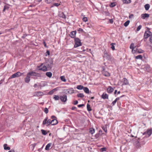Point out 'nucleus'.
<instances>
[{
  "label": "nucleus",
  "mask_w": 152,
  "mask_h": 152,
  "mask_svg": "<svg viewBox=\"0 0 152 152\" xmlns=\"http://www.w3.org/2000/svg\"><path fill=\"white\" fill-rule=\"evenodd\" d=\"M135 58L137 59H142V56L141 55H139L136 56Z\"/></svg>",
  "instance_id": "a878e982"
},
{
  "label": "nucleus",
  "mask_w": 152,
  "mask_h": 152,
  "mask_svg": "<svg viewBox=\"0 0 152 152\" xmlns=\"http://www.w3.org/2000/svg\"><path fill=\"white\" fill-rule=\"evenodd\" d=\"M27 74L30 77L31 76H36V73L34 72H28Z\"/></svg>",
  "instance_id": "4468645a"
},
{
  "label": "nucleus",
  "mask_w": 152,
  "mask_h": 152,
  "mask_svg": "<svg viewBox=\"0 0 152 152\" xmlns=\"http://www.w3.org/2000/svg\"><path fill=\"white\" fill-rule=\"evenodd\" d=\"M83 21L86 22L88 21V19L87 17H84L83 19Z\"/></svg>",
  "instance_id": "de8ad7c7"
},
{
  "label": "nucleus",
  "mask_w": 152,
  "mask_h": 152,
  "mask_svg": "<svg viewBox=\"0 0 152 152\" xmlns=\"http://www.w3.org/2000/svg\"><path fill=\"white\" fill-rule=\"evenodd\" d=\"M76 32V31H72L70 34V36L72 38H74L75 36Z\"/></svg>",
  "instance_id": "1a4fd4ad"
},
{
  "label": "nucleus",
  "mask_w": 152,
  "mask_h": 152,
  "mask_svg": "<svg viewBox=\"0 0 152 152\" xmlns=\"http://www.w3.org/2000/svg\"><path fill=\"white\" fill-rule=\"evenodd\" d=\"M110 22V23H112L113 21L112 19H110L109 20Z\"/></svg>",
  "instance_id": "052dcab7"
},
{
  "label": "nucleus",
  "mask_w": 152,
  "mask_h": 152,
  "mask_svg": "<svg viewBox=\"0 0 152 152\" xmlns=\"http://www.w3.org/2000/svg\"><path fill=\"white\" fill-rule=\"evenodd\" d=\"M143 52H144L143 50L141 49H138V50L137 49V52L139 53H143Z\"/></svg>",
  "instance_id": "ea45409f"
},
{
  "label": "nucleus",
  "mask_w": 152,
  "mask_h": 152,
  "mask_svg": "<svg viewBox=\"0 0 152 152\" xmlns=\"http://www.w3.org/2000/svg\"><path fill=\"white\" fill-rule=\"evenodd\" d=\"M37 69L39 70H41L44 72L48 71V68L45 64L42 63L40 66H37Z\"/></svg>",
  "instance_id": "f257e3e1"
},
{
  "label": "nucleus",
  "mask_w": 152,
  "mask_h": 152,
  "mask_svg": "<svg viewBox=\"0 0 152 152\" xmlns=\"http://www.w3.org/2000/svg\"><path fill=\"white\" fill-rule=\"evenodd\" d=\"M152 133V130H149L147 131V132H145L143 134H147L148 136H150Z\"/></svg>",
  "instance_id": "dca6fc26"
},
{
  "label": "nucleus",
  "mask_w": 152,
  "mask_h": 152,
  "mask_svg": "<svg viewBox=\"0 0 152 152\" xmlns=\"http://www.w3.org/2000/svg\"><path fill=\"white\" fill-rule=\"evenodd\" d=\"M102 128L104 130V131L105 132H107V129L106 127H102Z\"/></svg>",
  "instance_id": "49530a36"
},
{
  "label": "nucleus",
  "mask_w": 152,
  "mask_h": 152,
  "mask_svg": "<svg viewBox=\"0 0 152 152\" xmlns=\"http://www.w3.org/2000/svg\"><path fill=\"white\" fill-rule=\"evenodd\" d=\"M152 35V33L149 30L146 31L144 35V39H147L148 37Z\"/></svg>",
  "instance_id": "39448f33"
},
{
  "label": "nucleus",
  "mask_w": 152,
  "mask_h": 152,
  "mask_svg": "<svg viewBox=\"0 0 152 152\" xmlns=\"http://www.w3.org/2000/svg\"><path fill=\"white\" fill-rule=\"evenodd\" d=\"M22 74L20 72H18L13 74L11 77L9 78V79L20 76Z\"/></svg>",
  "instance_id": "423d86ee"
},
{
  "label": "nucleus",
  "mask_w": 152,
  "mask_h": 152,
  "mask_svg": "<svg viewBox=\"0 0 152 152\" xmlns=\"http://www.w3.org/2000/svg\"><path fill=\"white\" fill-rule=\"evenodd\" d=\"M144 7L145 10H148L150 8V5L148 4H147L145 5Z\"/></svg>",
  "instance_id": "393cba45"
},
{
  "label": "nucleus",
  "mask_w": 152,
  "mask_h": 152,
  "mask_svg": "<svg viewBox=\"0 0 152 152\" xmlns=\"http://www.w3.org/2000/svg\"><path fill=\"white\" fill-rule=\"evenodd\" d=\"M124 4H129L131 3V0H122Z\"/></svg>",
  "instance_id": "6ab92c4d"
},
{
  "label": "nucleus",
  "mask_w": 152,
  "mask_h": 152,
  "mask_svg": "<svg viewBox=\"0 0 152 152\" xmlns=\"http://www.w3.org/2000/svg\"><path fill=\"white\" fill-rule=\"evenodd\" d=\"M47 68L51 69L53 66V61L52 60H49L45 63Z\"/></svg>",
  "instance_id": "20e7f679"
},
{
  "label": "nucleus",
  "mask_w": 152,
  "mask_h": 152,
  "mask_svg": "<svg viewBox=\"0 0 152 152\" xmlns=\"http://www.w3.org/2000/svg\"><path fill=\"white\" fill-rule=\"evenodd\" d=\"M52 125H53L56 124L58 123V121L56 119H54L51 121Z\"/></svg>",
  "instance_id": "f3484780"
},
{
  "label": "nucleus",
  "mask_w": 152,
  "mask_h": 152,
  "mask_svg": "<svg viewBox=\"0 0 152 152\" xmlns=\"http://www.w3.org/2000/svg\"><path fill=\"white\" fill-rule=\"evenodd\" d=\"M141 16L142 19H145L146 18H148L149 16V15L148 14L145 13L141 14Z\"/></svg>",
  "instance_id": "6e6552de"
},
{
  "label": "nucleus",
  "mask_w": 152,
  "mask_h": 152,
  "mask_svg": "<svg viewBox=\"0 0 152 152\" xmlns=\"http://www.w3.org/2000/svg\"><path fill=\"white\" fill-rule=\"evenodd\" d=\"M54 0H46L45 2L48 4L50 3L52 1H53Z\"/></svg>",
  "instance_id": "a19ab883"
},
{
  "label": "nucleus",
  "mask_w": 152,
  "mask_h": 152,
  "mask_svg": "<svg viewBox=\"0 0 152 152\" xmlns=\"http://www.w3.org/2000/svg\"><path fill=\"white\" fill-rule=\"evenodd\" d=\"M9 7L6 5H5L4 7L3 11H4L5 10L8 9Z\"/></svg>",
  "instance_id": "09e8293b"
},
{
  "label": "nucleus",
  "mask_w": 152,
  "mask_h": 152,
  "mask_svg": "<svg viewBox=\"0 0 152 152\" xmlns=\"http://www.w3.org/2000/svg\"><path fill=\"white\" fill-rule=\"evenodd\" d=\"M59 5H60V4L58 3H55L53 4V5L54 6H56V7L58 6Z\"/></svg>",
  "instance_id": "3c124183"
},
{
  "label": "nucleus",
  "mask_w": 152,
  "mask_h": 152,
  "mask_svg": "<svg viewBox=\"0 0 152 152\" xmlns=\"http://www.w3.org/2000/svg\"><path fill=\"white\" fill-rule=\"evenodd\" d=\"M77 96L78 97L83 98L84 96L83 94L82 93L78 94L77 95Z\"/></svg>",
  "instance_id": "7c9ffc66"
},
{
  "label": "nucleus",
  "mask_w": 152,
  "mask_h": 152,
  "mask_svg": "<svg viewBox=\"0 0 152 152\" xmlns=\"http://www.w3.org/2000/svg\"><path fill=\"white\" fill-rule=\"evenodd\" d=\"M78 31H80L81 32H83V30L82 28H80L78 29Z\"/></svg>",
  "instance_id": "13d9d810"
},
{
  "label": "nucleus",
  "mask_w": 152,
  "mask_h": 152,
  "mask_svg": "<svg viewBox=\"0 0 152 152\" xmlns=\"http://www.w3.org/2000/svg\"><path fill=\"white\" fill-rule=\"evenodd\" d=\"M116 102H117V101L115 100L114 101H113L111 104L112 105V106H113L114 105H115V104Z\"/></svg>",
  "instance_id": "a18cd8bd"
},
{
  "label": "nucleus",
  "mask_w": 152,
  "mask_h": 152,
  "mask_svg": "<svg viewBox=\"0 0 152 152\" xmlns=\"http://www.w3.org/2000/svg\"><path fill=\"white\" fill-rule=\"evenodd\" d=\"M7 144H4V149L5 150H9L10 149V148L9 147L7 146Z\"/></svg>",
  "instance_id": "c85d7f7f"
},
{
  "label": "nucleus",
  "mask_w": 152,
  "mask_h": 152,
  "mask_svg": "<svg viewBox=\"0 0 152 152\" xmlns=\"http://www.w3.org/2000/svg\"><path fill=\"white\" fill-rule=\"evenodd\" d=\"M133 17V14H131L130 15H129V18H132Z\"/></svg>",
  "instance_id": "4d7b16f0"
},
{
  "label": "nucleus",
  "mask_w": 152,
  "mask_h": 152,
  "mask_svg": "<svg viewBox=\"0 0 152 152\" xmlns=\"http://www.w3.org/2000/svg\"><path fill=\"white\" fill-rule=\"evenodd\" d=\"M115 43H111L110 44V45L111 46V48L113 50H115Z\"/></svg>",
  "instance_id": "b1692460"
},
{
  "label": "nucleus",
  "mask_w": 152,
  "mask_h": 152,
  "mask_svg": "<svg viewBox=\"0 0 152 152\" xmlns=\"http://www.w3.org/2000/svg\"><path fill=\"white\" fill-rule=\"evenodd\" d=\"M74 93V90L73 88H70L67 90V94H72Z\"/></svg>",
  "instance_id": "9d476101"
},
{
  "label": "nucleus",
  "mask_w": 152,
  "mask_h": 152,
  "mask_svg": "<svg viewBox=\"0 0 152 152\" xmlns=\"http://www.w3.org/2000/svg\"><path fill=\"white\" fill-rule=\"evenodd\" d=\"M37 86V84H34V87L35 88H36Z\"/></svg>",
  "instance_id": "69168bd1"
},
{
  "label": "nucleus",
  "mask_w": 152,
  "mask_h": 152,
  "mask_svg": "<svg viewBox=\"0 0 152 152\" xmlns=\"http://www.w3.org/2000/svg\"><path fill=\"white\" fill-rule=\"evenodd\" d=\"M83 106H84V104H79L77 105V106L78 107H80Z\"/></svg>",
  "instance_id": "6e6d98bb"
},
{
  "label": "nucleus",
  "mask_w": 152,
  "mask_h": 152,
  "mask_svg": "<svg viewBox=\"0 0 152 152\" xmlns=\"http://www.w3.org/2000/svg\"><path fill=\"white\" fill-rule=\"evenodd\" d=\"M149 41L151 43H152V35L149 37Z\"/></svg>",
  "instance_id": "8fccbe9b"
},
{
  "label": "nucleus",
  "mask_w": 152,
  "mask_h": 152,
  "mask_svg": "<svg viewBox=\"0 0 152 152\" xmlns=\"http://www.w3.org/2000/svg\"><path fill=\"white\" fill-rule=\"evenodd\" d=\"M130 48L132 49H134V43H132L131 44L130 46Z\"/></svg>",
  "instance_id": "4c0bfd02"
},
{
  "label": "nucleus",
  "mask_w": 152,
  "mask_h": 152,
  "mask_svg": "<svg viewBox=\"0 0 152 152\" xmlns=\"http://www.w3.org/2000/svg\"><path fill=\"white\" fill-rule=\"evenodd\" d=\"M60 99L63 102H65L67 100V96L66 95H63L60 96Z\"/></svg>",
  "instance_id": "0eeeda50"
},
{
  "label": "nucleus",
  "mask_w": 152,
  "mask_h": 152,
  "mask_svg": "<svg viewBox=\"0 0 152 152\" xmlns=\"http://www.w3.org/2000/svg\"><path fill=\"white\" fill-rule=\"evenodd\" d=\"M113 90L114 89L110 86H109L107 89V92L108 93H111Z\"/></svg>",
  "instance_id": "9b49d317"
},
{
  "label": "nucleus",
  "mask_w": 152,
  "mask_h": 152,
  "mask_svg": "<svg viewBox=\"0 0 152 152\" xmlns=\"http://www.w3.org/2000/svg\"><path fill=\"white\" fill-rule=\"evenodd\" d=\"M61 80L64 82H65L66 81V80L64 76H61L60 77Z\"/></svg>",
  "instance_id": "473e14b6"
},
{
  "label": "nucleus",
  "mask_w": 152,
  "mask_h": 152,
  "mask_svg": "<svg viewBox=\"0 0 152 152\" xmlns=\"http://www.w3.org/2000/svg\"><path fill=\"white\" fill-rule=\"evenodd\" d=\"M124 83L123 84L124 85H127L129 83L128 81L125 78H124Z\"/></svg>",
  "instance_id": "aec40b11"
},
{
  "label": "nucleus",
  "mask_w": 152,
  "mask_h": 152,
  "mask_svg": "<svg viewBox=\"0 0 152 152\" xmlns=\"http://www.w3.org/2000/svg\"><path fill=\"white\" fill-rule=\"evenodd\" d=\"M87 110L88 111H91V108L90 105L88 104H87Z\"/></svg>",
  "instance_id": "72a5a7b5"
},
{
  "label": "nucleus",
  "mask_w": 152,
  "mask_h": 152,
  "mask_svg": "<svg viewBox=\"0 0 152 152\" xmlns=\"http://www.w3.org/2000/svg\"><path fill=\"white\" fill-rule=\"evenodd\" d=\"M30 77L27 74L26 77L25 79V81L26 83H28L30 81Z\"/></svg>",
  "instance_id": "f8f14e48"
},
{
  "label": "nucleus",
  "mask_w": 152,
  "mask_h": 152,
  "mask_svg": "<svg viewBox=\"0 0 152 152\" xmlns=\"http://www.w3.org/2000/svg\"><path fill=\"white\" fill-rule=\"evenodd\" d=\"M41 131L42 132V133L44 135H46L47 134L46 131L43 129H42L41 130Z\"/></svg>",
  "instance_id": "e433bc0d"
},
{
  "label": "nucleus",
  "mask_w": 152,
  "mask_h": 152,
  "mask_svg": "<svg viewBox=\"0 0 152 152\" xmlns=\"http://www.w3.org/2000/svg\"><path fill=\"white\" fill-rule=\"evenodd\" d=\"M83 88H84L83 86L81 85L78 86L77 87V88L78 89L80 90H81L83 89Z\"/></svg>",
  "instance_id": "c756f323"
},
{
  "label": "nucleus",
  "mask_w": 152,
  "mask_h": 152,
  "mask_svg": "<svg viewBox=\"0 0 152 152\" xmlns=\"http://www.w3.org/2000/svg\"><path fill=\"white\" fill-rule=\"evenodd\" d=\"M136 52H137V49H132V53H134Z\"/></svg>",
  "instance_id": "37998d69"
},
{
  "label": "nucleus",
  "mask_w": 152,
  "mask_h": 152,
  "mask_svg": "<svg viewBox=\"0 0 152 152\" xmlns=\"http://www.w3.org/2000/svg\"><path fill=\"white\" fill-rule=\"evenodd\" d=\"M95 132L94 129L93 128H91L90 129L89 132L91 134H93Z\"/></svg>",
  "instance_id": "bb28decb"
},
{
  "label": "nucleus",
  "mask_w": 152,
  "mask_h": 152,
  "mask_svg": "<svg viewBox=\"0 0 152 152\" xmlns=\"http://www.w3.org/2000/svg\"><path fill=\"white\" fill-rule=\"evenodd\" d=\"M101 150L102 151H105L106 150V148H101Z\"/></svg>",
  "instance_id": "603ef678"
},
{
  "label": "nucleus",
  "mask_w": 152,
  "mask_h": 152,
  "mask_svg": "<svg viewBox=\"0 0 152 152\" xmlns=\"http://www.w3.org/2000/svg\"><path fill=\"white\" fill-rule=\"evenodd\" d=\"M60 98V97L58 95H54V97H53V99H55V100H58Z\"/></svg>",
  "instance_id": "cd10ccee"
},
{
  "label": "nucleus",
  "mask_w": 152,
  "mask_h": 152,
  "mask_svg": "<svg viewBox=\"0 0 152 152\" xmlns=\"http://www.w3.org/2000/svg\"><path fill=\"white\" fill-rule=\"evenodd\" d=\"M142 27L141 25H139L137 28V31H139L141 28Z\"/></svg>",
  "instance_id": "c03bdc74"
},
{
  "label": "nucleus",
  "mask_w": 152,
  "mask_h": 152,
  "mask_svg": "<svg viewBox=\"0 0 152 152\" xmlns=\"http://www.w3.org/2000/svg\"><path fill=\"white\" fill-rule=\"evenodd\" d=\"M56 90V89H53V90H52L50 91H49L48 92V94L49 95L52 94Z\"/></svg>",
  "instance_id": "f704fd0d"
},
{
  "label": "nucleus",
  "mask_w": 152,
  "mask_h": 152,
  "mask_svg": "<svg viewBox=\"0 0 152 152\" xmlns=\"http://www.w3.org/2000/svg\"><path fill=\"white\" fill-rule=\"evenodd\" d=\"M120 97H117V98H116L115 100H116V101H117V100H119L120 99Z\"/></svg>",
  "instance_id": "0e129e2a"
},
{
  "label": "nucleus",
  "mask_w": 152,
  "mask_h": 152,
  "mask_svg": "<svg viewBox=\"0 0 152 152\" xmlns=\"http://www.w3.org/2000/svg\"><path fill=\"white\" fill-rule=\"evenodd\" d=\"M78 103V102L77 100H75L74 102V105H76Z\"/></svg>",
  "instance_id": "864d4df0"
},
{
  "label": "nucleus",
  "mask_w": 152,
  "mask_h": 152,
  "mask_svg": "<svg viewBox=\"0 0 152 152\" xmlns=\"http://www.w3.org/2000/svg\"><path fill=\"white\" fill-rule=\"evenodd\" d=\"M76 108V107H73L72 108V110H75Z\"/></svg>",
  "instance_id": "680f3d73"
},
{
  "label": "nucleus",
  "mask_w": 152,
  "mask_h": 152,
  "mask_svg": "<svg viewBox=\"0 0 152 152\" xmlns=\"http://www.w3.org/2000/svg\"><path fill=\"white\" fill-rule=\"evenodd\" d=\"M46 56H47V54L49 56L50 54V52L48 50H47L46 52Z\"/></svg>",
  "instance_id": "5fc2aeb1"
},
{
  "label": "nucleus",
  "mask_w": 152,
  "mask_h": 152,
  "mask_svg": "<svg viewBox=\"0 0 152 152\" xmlns=\"http://www.w3.org/2000/svg\"><path fill=\"white\" fill-rule=\"evenodd\" d=\"M130 22V21L129 20H127L124 23V25L125 27L127 26L129 24Z\"/></svg>",
  "instance_id": "2f4dec72"
},
{
  "label": "nucleus",
  "mask_w": 152,
  "mask_h": 152,
  "mask_svg": "<svg viewBox=\"0 0 152 152\" xmlns=\"http://www.w3.org/2000/svg\"><path fill=\"white\" fill-rule=\"evenodd\" d=\"M4 81V79L1 80L0 81V85L2 83V82Z\"/></svg>",
  "instance_id": "e2e57ef3"
},
{
  "label": "nucleus",
  "mask_w": 152,
  "mask_h": 152,
  "mask_svg": "<svg viewBox=\"0 0 152 152\" xmlns=\"http://www.w3.org/2000/svg\"><path fill=\"white\" fill-rule=\"evenodd\" d=\"M43 94V93L42 92L39 91V92H36L35 93V95L39 96H42Z\"/></svg>",
  "instance_id": "2eb2a0df"
},
{
  "label": "nucleus",
  "mask_w": 152,
  "mask_h": 152,
  "mask_svg": "<svg viewBox=\"0 0 152 152\" xmlns=\"http://www.w3.org/2000/svg\"><path fill=\"white\" fill-rule=\"evenodd\" d=\"M75 44L74 45V48H76L78 47L81 46L82 43L80 40L78 38L75 37L74 38Z\"/></svg>",
  "instance_id": "f03ea898"
},
{
  "label": "nucleus",
  "mask_w": 152,
  "mask_h": 152,
  "mask_svg": "<svg viewBox=\"0 0 152 152\" xmlns=\"http://www.w3.org/2000/svg\"><path fill=\"white\" fill-rule=\"evenodd\" d=\"M46 75L48 77H51L52 76V73L50 72H47Z\"/></svg>",
  "instance_id": "5701e85b"
},
{
  "label": "nucleus",
  "mask_w": 152,
  "mask_h": 152,
  "mask_svg": "<svg viewBox=\"0 0 152 152\" xmlns=\"http://www.w3.org/2000/svg\"><path fill=\"white\" fill-rule=\"evenodd\" d=\"M59 16L60 17L62 18H65V15L63 13L61 12L59 14Z\"/></svg>",
  "instance_id": "412c9836"
},
{
  "label": "nucleus",
  "mask_w": 152,
  "mask_h": 152,
  "mask_svg": "<svg viewBox=\"0 0 152 152\" xmlns=\"http://www.w3.org/2000/svg\"><path fill=\"white\" fill-rule=\"evenodd\" d=\"M51 143H48L46 146L45 150L47 151L49 150V149H50V148L51 146Z\"/></svg>",
  "instance_id": "a211bd4d"
},
{
  "label": "nucleus",
  "mask_w": 152,
  "mask_h": 152,
  "mask_svg": "<svg viewBox=\"0 0 152 152\" xmlns=\"http://www.w3.org/2000/svg\"><path fill=\"white\" fill-rule=\"evenodd\" d=\"M48 118L46 117L43 120L42 123L43 125L46 124L47 126H49L50 124H52L51 121L50 119L48 120Z\"/></svg>",
  "instance_id": "7ed1b4c3"
},
{
  "label": "nucleus",
  "mask_w": 152,
  "mask_h": 152,
  "mask_svg": "<svg viewBox=\"0 0 152 152\" xmlns=\"http://www.w3.org/2000/svg\"><path fill=\"white\" fill-rule=\"evenodd\" d=\"M116 4L115 2H112L110 3V7H113L115 6Z\"/></svg>",
  "instance_id": "c9c22d12"
},
{
  "label": "nucleus",
  "mask_w": 152,
  "mask_h": 152,
  "mask_svg": "<svg viewBox=\"0 0 152 152\" xmlns=\"http://www.w3.org/2000/svg\"><path fill=\"white\" fill-rule=\"evenodd\" d=\"M83 89L86 93L87 94H88L89 93V90L88 88L84 87Z\"/></svg>",
  "instance_id": "4be33fe9"
},
{
  "label": "nucleus",
  "mask_w": 152,
  "mask_h": 152,
  "mask_svg": "<svg viewBox=\"0 0 152 152\" xmlns=\"http://www.w3.org/2000/svg\"><path fill=\"white\" fill-rule=\"evenodd\" d=\"M104 75L105 76L108 77L110 75V74L109 72H106L104 74Z\"/></svg>",
  "instance_id": "58836bf2"
},
{
  "label": "nucleus",
  "mask_w": 152,
  "mask_h": 152,
  "mask_svg": "<svg viewBox=\"0 0 152 152\" xmlns=\"http://www.w3.org/2000/svg\"><path fill=\"white\" fill-rule=\"evenodd\" d=\"M44 111L45 113L47 114L48 112V109L47 108H45L44 109Z\"/></svg>",
  "instance_id": "79ce46f5"
},
{
  "label": "nucleus",
  "mask_w": 152,
  "mask_h": 152,
  "mask_svg": "<svg viewBox=\"0 0 152 152\" xmlns=\"http://www.w3.org/2000/svg\"><path fill=\"white\" fill-rule=\"evenodd\" d=\"M8 152H15V151L14 150H11V151H9Z\"/></svg>",
  "instance_id": "338daca9"
},
{
  "label": "nucleus",
  "mask_w": 152,
  "mask_h": 152,
  "mask_svg": "<svg viewBox=\"0 0 152 152\" xmlns=\"http://www.w3.org/2000/svg\"><path fill=\"white\" fill-rule=\"evenodd\" d=\"M102 97L104 99H107L108 98V95L106 93H103L102 95Z\"/></svg>",
  "instance_id": "ddd939ff"
},
{
  "label": "nucleus",
  "mask_w": 152,
  "mask_h": 152,
  "mask_svg": "<svg viewBox=\"0 0 152 152\" xmlns=\"http://www.w3.org/2000/svg\"><path fill=\"white\" fill-rule=\"evenodd\" d=\"M43 44H44V46H45V47H46V43H45V42H43Z\"/></svg>",
  "instance_id": "774afa93"
},
{
  "label": "nucleus",
  "mask_w": 152,
  "mask_h": 152,
  "mask_svg": "<svg viewBox=\"0 0 152 152\" xmlns=\"http://www.w3.org/2000/svg\"><path fill=\"white\" fill-rule=\"evenodd\" d=\"M51 118L52 119H56V118L55 116L52 115L51 116Z\"/></svg>",
  "instance_id": "bf43d9fd"
}]
</instances>
